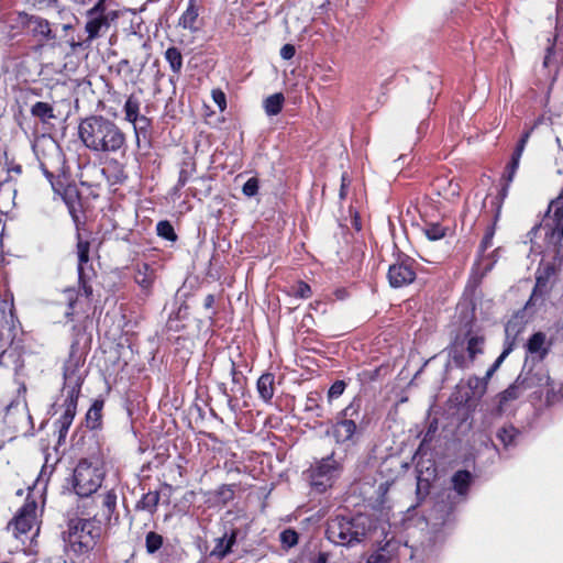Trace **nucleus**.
Wrapping results in <instances>:
<instances>
[{
    "mask_svg": "<svg viewBox=\"0 0 563 563\" xmlns=\"http://www.w3.org/2000/svg\"><path fill=\"white\" fill-rule=\"evenodd\" d=\"M521 437V431L512 424L503 426L497 430L496 438L503 445V450L508 452L515 449Z\"/></svg>",
    "mask_w": 563,
    "mask_h": 563,
    "instance_id": "18",
    "label": "nucleus"
},
{
    "mask_svg": "<svg viewBox=\"0 0 563 563\" xmlns=\"http://www.w3.org/2000/svg\"><path fill=\"white\" fill-rule=\"evenodd\" d=\"M497 260L494 257V254L483 256L481 261L478 262V269H481V276L484 277L486 274H488Z\"/></svg>",
    "mask_w": 563,
    "mask_h": 563,
    "instance_id": "49",
    "label": "nucleus"
},
{
    "mask_svg": "<svg viewBox=\"0 0 563 563\" xmlns=\"http://www.w3.org/2000/svg\"><path fill=\"white\" fill-rule=\"evenodd\" d=\"M512 352V343H509L508 345H504V350L500 353V355L495 360V362L492 364L493 371H497L505 358Z\"/></svg>",
    "mask_w": 563,
    "mask_h": 563,
    "instance_id": "53",
    "label": "nucleus"
},
{
    "mask_svg": "<svg viewBox=\"0 0 563 563\" xmlns=\"http://www.w3.org/2000/svg\"><path fill=\"white\" fill-rule=\"evenodd\" d=\"M87 19L85 30L88 33L89 41L97 38L102 31L109 29V20L102 1L96 2V4L87 11Z\"/></svg>",
    "mask_w": 563,
    "mask_h": 563,
    "instance_id": "12",
    "label": "nucleus"
},
{
    "mask_svg": "<svg viewBox=\"0 0 563 563\" xmlns=\"http://www.w3.org/2000/svg\"><path fill=\"white\" fill-rule=\"evenodd\" d=\"M329 561V553L319 551L318 553L310 554L309 555V562L310 563H328Z\"/></svg>",
    "mask_w": 563,
    "mask_h": 563,
    "instance_id": "57",
    "label": "nucleus"
},
{
    "mask_svg": "<svg viewBox=\"0 0 563 563\" xmlns=\"http://www.w3.org/2000/svg\"><path fill=\"white\" fill-rule=\"evenodd\" d=\"M387 277L393 288H401L411 284L416 278L413 261L407 257L406 260L390 265Z\"/></svg>",
    "mask_w": 563,
    "mask_h": 563,
    "instance_id": "11",
    "label": "nucleus"
},
{
    "mask_svg": "<svg viewBox=\"0 0 563 563\" xmlns=\"http://www.w3.org/2000/svg\"><path fill=\"white\" fill-rule=\"evenodd\" d=\"M31 114L44 123L55 118L53 106L43 101H37L31 107Z\"/></svg>",
    "mask_w": 563,
    "mask_h": 563,
    "instance_id": "26",
    "label": "nucleus"
},
{
    "mask_svg": "<svg viewBox=\"0 0 563 563\" xmlns=\"http://www.w3.org/2000/svg\"><path fill=\"white\" fill-rule=\"evenodd\" d=\"M423 231L430 241H438L445 236L446 229L439 223H429Z\"/></svg>",
    "mask_w": 563,
    "mask_h": 563,
    "instance_id": "41",
    "label": "nucleus"
},
{
    "mask_svg": "<svg viewBox=\"0 0 563 563\" xmlns=\"http://www.w3.org/2000/svg\"><path fill=\"white\" fill-rule=\"evenodd\" d=\"M526 347L529 354L537 355L540 361L544 360L550 351V346L547 345V335L541 331L534 332L529 338Z\"/></svg>",
    "mask_w": 563,
    "mask_h": 563,
    "instance_id": "19",
    "label": "nucleus"
},
{
    "mask_svg": "<svg viewBox=\"0 0 563 563\" xmlns=\"http://www.w3.org/2000/svg\"><path fill=\"white\" fill-rule=\"evenodd\" d=\"M275 376L272 373H264L257 380V391L260 397L268 402L274 396Z\"/></svg>",
    "mask_w": 563,
    "mask_h": 563,
    "instance_id": "23",
    "label": "nucleus"
},
{
    "mask_svg": "<svg viewBox=\"0 0 563 563\" xmlns=\"http://www.w3.org/2000/svg\"><path fill=\"white\" fill-rule=\"evenodd\" d=\"M86 356L77 342L70 345L68 358L64 364V387L63 393L80 394L86 376L84 368Z\"/></svg>",
    "mask_w": 563,
    "mask_h": 563,
    "instance_id": "7",
    "label": "nucleus"
},
{
    "mask_svg": "<svg viewBox=\"0 0 563 563\" xmlns=\"http://www.w3.org/2000/svg\"><path fill=\"white\" fill-rule=\"evenodd\" d=\"M36 501L26 499L14 518L9 522L8 531L18 539L27 534L36 525Z\"/></svg>",
    "mask_w": 563,
    "mask_h": 563,
    "instance_id": "8",
    "label": "nucleus"
},
{
    "mask_svg": "<svg viewBox=\"0 0 563 563\" xmlns=\"http://www.w3.org/2000/svg\"><path fill=\"white\" fill-rule=\"evenodd\" d=\"M522 155L518 153H512L510 162L507 164L505 172L503 174V180H507L511 183L515 178L516 172L519 167L520 158Z\"/></svg>",
    "mask_w": 563,
    "mask_h": 563,
    "instance_id": "38",
    "label": "nucleus"
},
{
    "mask_svg": "<svg viewBox=\"0 0 563 563\" xmlns=\"http://www.w3.org/2000/svg\"><path fill=\"white\" fill-rule=\"evenodd\" d=\"M245 536L246 532L242 536V531L236 528L231 529L230 532H225L222 537L216 539V545L211 551V556L223 559L232 551V548L238 540Z\"/></svg>",
    "mask_w": 563,
    "mask_h": 563,
    "instance_id": "15",
    "label": "nucleus"
},
{
    "mask_svg": "<svg viewBox=\"0 0 563 563\" xmlns=\"http://www.w3.org/2000/svg\"><path fill=\"white\" fill-rule=\"evenodd\" d=\"M188 179H189L188 172L186 169H181L179 172V176H178L177 184L175 186V190H178L181 187H184L187 184Z\"/></svg>",
    "mask_w": 563,
    "mask_h": 563,
    "instance_id": "59",
    "label": "nucleus"
},
{
    "mask_svg": "<svg viewBox=\"0 0 563 563\" xmlns=\"http://www.w3.org/2000/svg\"><path fill=\"white\" fill-rule=\"evenodd\" d=\"M523 382V375H518L516 380L507 389H505L498 395V401L500 407H503L510 400L518 399L521 396V394L526 391V388L522 386Z\"/></svg>",
    "mask_w": 563,
    "mask_h": 563,
    "instance_id": "20",
    "label": "nucleus"
},
{
    "mask_svg": "<svg viewBox=\"0 0 563 563\" xmlns=\"http://www.w3.org/2000/svg\"><path fill=\"white\" fill-rule=\"evenodd\" d=\"M65 297H66V300L68 302V308L65 311V317L68 320H71V318L74 316V307H75V305L77 302V294L75 292L74 289H66L65 290Z\"/></svg>",
    "mask_w": 563,
    "mask_h": 563,
    "instance_id": "50",
    "label": "nucleus"
},
{
    "mask_svg": "<svg viewBox=\"0 0 563 563\" xmlns=\"http://www.w3.org/2000/svg\"><path fill=\"white\" fill-rule=\"evenodd\" d=\"M123 111L125 114V120L128 122L134 121L137 119V115L140 114V101L139 99L131 95L128 97V99L124 102Z\"/></svg>",
    "mask_w": 563,
    "mask_h": 563,
    "instance_id": "33",
    "label": "nucleus"
},
{
    "mask_svg": "<svg viewBox=\"0 0 563 563\" xmlns=\"http://www.w3.org/2000/svg\"><path fill=\"white\" fill-rule=\"evenodd\" d=\"M117 508V494L113 490L107 492L102 495V517L104 520L110 521Z\"/></svg>",
    "mask_w": 563,
    "mask_h": 563,
    "instance_id": "29",
    "label": "nucleus"
},
{
    "mask_svg": "<svg viewBox=\"0 0 563 563\" xmlns=\"http://www.w3.org/2000/svg\"><path fill=\"white\" fill-rule=\"evenodd\" d=\"M213 305H214V296L211 294L207 295L205 298V301H203V307L206 309H211L213 307Z\"/></svg>",
    "mask_w": 563,
    "mask_h": 563,
    "instance_id": "63",
    "label": "nucleus"
},
{
    "mask_svg": "<svg viewBox=\"0 0 563 563\" xmlns=\"http://www.w3.org/2000/svg\"><path fill=\"white\" fill-rule=\"evenodd\" d=\"M279 541L283 549H291L298 544L299 533L292 528H287L279 533Z\"/></svg>",
    "mask_w": 563,
    "mask_h": 563,
    "instance_id": "35",
    "label": "nucleus"
},
{
    "mask_svg": "<svg viewBox=\"0 0 563 563\" xmlns=\"http://www.w3.org/2000/svg\"><path fill=\"white\" fill-rule=\"evenodd\" d=\"M345 388L346 384L344 380H335L328 390V400L331 402L332 400L339 398L341 395H343Z\"/></svg>",
    "mask_w": 563,
    "mask_h": 563,
    "instance_id": "47",
    "label": "nucleus"
},
{
    "mask_svg": "<svg viewBox=\"0 0 563 563\" xmlns=\"http://www.w3.org/2000/svg\"><path fill=\"white\" fill-rule=\"evenodd\" d=\"M212 99L217 103L220 110H224L227 107L225 95L220 89L212 90Z\"/></svg>",
    "mask_w": 563,
    "mask_h": 563,
    "instance_id": "55",
    "label": "nucleus"
},
{
    "mask_svg": "<svg viewBox=\"0 0 563 563\" xmlns=\"http://www.w3.org/2000/svg\"><path fill=\"white\" fill-rule=\"evenodd\" d=\"M474 477L467 470H459L451 477V487L438 494L427 518L430 537L412 554V563H437L440 548L455 522L456 509L468 499Z\"/></svg>",
    "mask_w": 563,
    "mask_h": 563,
    "instance_id": "1",
    "label": "nucleus"
},
{
    "mask_svg": "<svg viewBox=\"0 0 563 563\" xmlns=\"http://www.w3.org/2000/svg\"><path fill=\"white\" fill-rule=\"evenodd\" d=\"M199 7L196 0H189L186 10L178 20V25L195 33L199 30Z\"/></svg>",
    "mask_w": 563,
    "mask_h": 563,
    "instance_id": "17",
    "label": "nucleus"
},
{
    "mask_svg": "<svg viewBox=\"0 0 563 563\" xmlns=\"http://www.w3.org/2000/svg\"><path fill=\"white\" fill-rule=\"evenodd\" d=\"M164 57L175 76H179L183 69V55L179 48L170 46L165 51Z\"/></svg>",
    "mask_w": 563,
    "mask_h": 563,
    "instance_id": "25",
    "label": "nucleus"
},
{
    "mask_svg": "<svg viewBox=\"0 0 563 563\" xmlns=\"http://www.w3.org/2000/svg\"><path fill=\"white\" fill-rule=\"evenodd\" d=\"M130 123H132L134 126L136 143H137V146H140L141 137L146 139V136H147L148 128L151 125V120L145 115L139 114L137 119L134 121H130Z\"/></svg>",
    "mask_w": 563,
    "mask_h": 563,
    "instance_id": "32",
    "label": "nucleus"
},
{
    "mask_svg": "<svg viewBox=\"0 0 563 563\" xmlns=\"http://www.w3.org/2000/svg\"><path fill=\"white\" fill-rule=\"evenodd\" d=\"M437 430V427H433V424H430L428 431L423 434V438L419 444V448L417 449L413 460H417L419 455L423 454L424 446L432 441L433 434Z\"/></svg>",
    "mask_w": 563,
    "mask_h": 563,
    "instance_id": "48",
    "label": "nucleus"
},
{
    "mask_svg": "<svg viewBox=\"0 0 563 563\" xmlns=\"http://www.w3.org/2000/svg\"><path fill=\"white\" fill-rule=\"evenodd\" d=\"M102 408H103L102 400L93 401V404L89 408V410L86 415V420H87V424L90 429H96L99 426L100 420H101Z\"/></svg>",
    "mask_w": 563,
    "mask_h": 563,
    "instance_id": "30",
    "label": "nucleus"
},
{
    "mask_svg": "<svg viewBox=\"0 0 563 563\" xmlns=\"http://www.w3.org/2000/svg\"><path fill=\"white\" fill-rule=\"evenodd\" d=\"M78 135L82 144L95 153L114 154L124 152L126 147L124 132L114 121L100 114L82 119Z\"/></svg>",
    "mask_w": 563,
    "mask_h": 563,
    "instance_id": "2",
    "label": "nucleus"
},
{
    "mask_svg": "<svg viewBox=\"0 0 563 563\" xmlns=\"http://www.w3.org/2000/svg\"><path fill=\"white\" fill-rule=\"evenodd\" d=\"M115 170L112 174L111 179L114 184H122L126 179V175L124 173L123 166L119 162H114Z\"/></svg>",
    "mask_w": 563,
    "mask_h": 563,
    "instance_id": "54",
    "label": "nucleus"
},
{
    "mask_svg": "<svg viewBox=\"0 0 563 563\" xmlns=\"http://www.w3.org/2000/svg\"><path fill=\"white\" fill-rule=\"evenodd\" d=\"M66 398L63 404L64 412L60 418L55 422L56 429L58 431V442L64 440L68 433L69 427L73 423V420L76 416L77 401L79 394H70L65 393Z\"/></svg>",
    "mask_w": 563,
    "mask_h": 563,
    "instance_id": "13",
    "label": "nucleus"
},
{
    "mask_svg": "<svg viewBox=\"0 0 563 563\" xmlns=\"http://www.w3.org/2000/svg\"><path fill=\"white\" fill-rule=\"evenodd\" d=\"M230 374H231V378H232V387L230 389L231 393L234 396L244 395L245 378H244L243 374L236 369L235 363L233 361H231Z\"/></svg>",
    "mask_w": 563,
    "mask_h": 563,
    "instance_id": "31",
    "label": "nucleus"
},
{
    "mask_svg": "<svg viewBox=\"0 0 563 563\" xmlns=\"http://www.w3.org/2000/svg\"><path fill=\"white\" fill-rule=\"evenodd\" d=\"M554 207H555V209H554V218L556 220H561L563 218V207L558 206V203L553 201L549 206V211H551L552 208H554Z\"/></svg>",
    "mask_w": 563,
    "mask_h": 563,
    "instance_id": "60",
    "label": "nucleus"
},
{
    "mask_svg": "<svg viewBox=\"0 0 563 563\" xmlns=\"http://www.w3.org/2000/svg\"><path fill=\"white\" fill-rule=\"evenodd\" d=\"M260 189V180L256 177L249 178L242 187L244 196L252 198L257 195Z\"/></svg>",
    "mask_w": 563,
    "mask_h": 563,
    "instance_id": "45",
    "label": "nucleus"
},
{
    "mask_svg": "<svg viewBox=\"0 0 563 563\" xmlns=\"http://www.w3.org/2000/svg\"><path fill=\"white\" fill-rule=\"evenodd\" d=\"M484 344V339L482 336H471L467 340L466 352L470 356V361H474L477 354L483 352L482 345Z\"/></svg>",
    "mask_w": 563,
    "mask_h": 563,
    "instance_id": "39",
    "label": "nucleus"
},
{
    "mask_svg": "<svg viewBox=\"0 0 563 563\" xmlns=\"http://www.w3.org/2000/svg\"><path fill=\"white\" fill-rule=\"evenodd\" d=\"M296 48L292 44H285L280 48V56L285 60H289L295 56Z\"/></svg>",
    "mask_w": 563,
    "mask_h": 563,
    "instance_id": "56",
    "label": "nucleus"
},
{
    "mask_svg": "<svg viewBox=\"0 0 563 563\" xmlns=\"http://www.w3.org/2000/svg\"><path fill=\"white\" fill-rule=\"evenodd\" d=\"M373 528L372 518L364 514L335 516L327 521L325 537L335 545L352 548L362 543Z\"/></svg>",
    "mask_w": 563,
    "mask_h": 563,
    "instance_id": "4",
    "label": "nucleus"
},
{
    "mask_svg": "<svg viewBox=\"0 0 563 563\" xmlns=\"http://www.w3.org/2000/svg\"><path fill=\"white\" fill-rule=\"evenodd\" d=\"M129 67H130V62L128 59H121L117 65L118 71L128 69Z\"/></svg>",
    "mask_w": 563,
    "mask_h": 563,
    "instance_id": "64",
    "label": "nucleus"
},
{
    "mask_svg": "<svg viewBox=\"0 0 563 563\" xmlns=\"http://www.w3.org/2000/svg\"><path fill=\"white\" fill-rule=\"evenodd\" d=\"M556 273L558 269L554 263H540L539 267L536 271V285L532 289V294L527 302V306L534 305L538 300H544V297L551 290V287L549 285L551 280L555 277Z\"/></svg>",
    "mask_w": 563,
    "mask_h": 563,
    "instance_id": "9",
    "label": "nucleus"
},
{
    "mask_svg": "<svg viewBox=\"0 0 563 563\" xmlns=\"http://www.w3.org/2000/svg\"><path fill=\"white\" fill-rule=\"evenodd\" d=\"M493 235L487 234L484 236V239L481 242L479 251L484 253L490 245H492Z\"/></svg>",
    "mask_w": 563,
    "mask_h": 563,
    "instance_id": "61",
    "label": "nucleus"
},
{
    "mask_svg": "<svg viewBox=\"0 0 563 563\" xmlns=\"http://www.w3.org/2000/svg\"><path fill=\"white\" fill-rule=\"evenodd\" d=\"M78 249V275H85L93 273L91 268H88L89 262V245L88 243L79 242Z\"/></svg>",
    "mask_w": 563,
    "mask_h": 563,
    "instance_id": "28",
    "label": "nucleus"
},
{
    "mask_svg": "<svg viewBox=\"0 0 563 563\" xmlns=\"http://www.w3.org/2000/svg\"><path fill=\"white\" fill-rule=\"evenodd\" d=\"M522 327L517 320H510L507 322L505 327V344L508 345L509 343H512V347L515 346L516 336L520 333Z\"/></svg>",
    "mask_w": 563,
    "mask_h": 563,
    "instance_id": "37",
    "label": "nucleus"
},
{
    "mask_svg": "<svg viewBox=\"0 0 563 563\" xmlns=\"http://www.w3.org/2000/svg\"><path fill=\"white\" fill-rule=\"evenodd\" d=\"M343 466L340 461L334 457V452L325 457L316 460L308 470L310 486L318 494L325 493L331 488L341 475Z\"/></svg>",
    "mask_w": 563,
    "mask_h": 563,
    "instance_id": "6",
    "label": "nucleus"
},
{
    "mask_svg": "<svg viewBox=\"0 0 563 563\" xmlns=\"http://www.w3.org/2000/svg\"><path fill=\"white\" fill-rule=\"evenodd\" d=\"M519 375H523V384L522 386L526 390L531 389L533 387H542L549 384L550 376L544 371H522Z\"/></svg>",
    "mask_w": 563,
    "mask_h": 563,
    "instance_id": "22",
    "label": "nucleus"
},
{
    "mask_svg": "<svg viewBox=\"0 0 563 563\" xmlns=\"http://www.w3.org/2000/svg\"><path fill=\"white\" fill-rule=\"evenodd\" d=\"M164 543V538L155 531H150L145 536V549L148 554L156 553Z\"/></svg>",
    "mask_w": 563,
    "mask_h": 563,
    "instance_id": "34",
    "label": "nucleus"
},
{
    "mask_svg": "<svg viewBox=\"0 0 563 563\" xmlns=\"http://www.w3.org/2000/svg\"><path fill=\"white\" fill-rule=\"evenodd\" d=\"M161 500V492L158 490H150L142 495L141 499L136 503L135 509L147 511L151 515H154L157 510V506Z\"/></svg>",
    "mask_w": 563,
    "mask_h": 563,
    "instance_id": "21",
    "label": "nucleus"
},
{
    "mask_svg": "<svg viewBox=\"0 0 563 563\" xmlns=\"http://www.w3.org/2000/svg\"><path fill=\"white\" fill-rule=\"evenodd\" d=\"M388 547V542L384 547H380L368 556L366 563H389L391 560V553L387 550Z\"/></svg>",
    "mask_w": 563,
    "mask_h": 563,
    "instance_id": "40",
    "label": "nucleus"
},
{
    "mask_svg": "<svg viewBox=\"0 0 563 563\" xmlns=\"http://www.w3.org/2000/svg\"><path fill=\"white\" fill-rule=\"evenodd\" d=\"M416 462L417 473V505L420 504L428 495L430 489L431 481L437 476V466L434 461L431 459L423 460L421 455Z\"/></svg>",
    "mask_w": 563,
    "mask_h": 563,
    "instance_id": "10",
    "label": "nucleus"
},
{
    "mask_svg": "<svg viewBox=\"0 0 563 563\" xmlns=\"http://www.w3.org/2000/svg\"><path fill=\"white\" fill-rule=\"evenodd\" d=\"M362 400L358 397H354L353 400L346 406L341 412L340 416L342 419H354L358 416L361 409Z\"/></svg>",
    "mask_w": 563,
    "mask_h": 563,
    "instance_id": "42",
    "label": "nucleus"
},
{
    "mask_svg": "<svg viewBox=\"0 0 563 563\" xmlns=\"http://www.w3.org/2000/svg\"><path fill=\"white\" fill-rule=\"evenodd\" d=\"M157 235L170 241L175 242L177 240V234L175 233L174 227L167 220L159 221L156 225Z\"/></svg>",
    "mask_w": 563,
    "mask_h": 563,
    "instance_id": "36",
    "label": "nucleus"
},
{
    "mask_svg": "<svg viewBox=\"0 0 563 563\" xmlns=\"http://www.w3.org/2000/svg\"><path fill=\"white\" fill-rule=\"evenodd\" d=\"M103 477L104 472L97 460L81 459L74 468L68 485L77 496L89 497L101 486Z\"/></svg>",
    "mask_w": 563,
    "mask_h": 563,
    "instance_id": "5",
    "label": "nucleus"
},
{
    "mask_svg": "<svg viewBox=\"0 0 563 563\" xmlns=\"http://www.w3.org/2000/svg\"><path fill=\"white\" fill-rule=\"evenodd\" d=\"M93 276V273H88L85 275H78V282H79V294L81 296H85L87 299H89L92 296L93 289L90 285L91 277Z\"/></svg>",
    "mask_w": 563,
    "mask_h": 563,
    "instance_id": "44",
    "label": "nucleus"
},
{
    "mask_svg": "<svg viewBox=\"0 0 563 563\" xmlns=\"http://www.w3.org/2000/svg\"><path fill=\"white\" fill-rule=\"evenodd\" d=\"M218 494L220 496H222L223 500L225 501V500H229V499H231L233 497L234 492L232 489V486H230V485H222L219 488Z\"/></svg>",
    "mask_w": 563,
    "mask_h": 563,
    "instance_id": "58",
    "label": "nucleus"
},
{
    "mask_svg": "<svg viewBox=\"0 0 563 563\" xmlns=\"http://www.w3.org/2000/svg\"><path fill=\"white\" fill-rule=\"evenodd\" d=\"M285 98L280 92L274 93L264 100V109L267 115H277L284 104Z\"/></svg>",
    "mask_w": 563,
    "mask_h": 563,
    "instance_id": "27",
    "label": "nucleus"
},
{
    "mask_svg": "<svg viewBox=\"0 0 563 563\" xmlns=\"http://www.w3.org/2000/svg\"><path fill=\"white\" fill-rule=\"evenodd\" d=\"M29 27H31V30L34 34L42 35L43 37H45L47 40L55 37V35L52 33L49 22L46 19H43L38 15L30 16Z\"/></svg>",
    "mask_w": 563,
    "mask_h": 563,
    "instance_id": "24",
    "label": "nucleus"
},
{
    "mask_svg": "<svg viewBox=\"0 0 563 563\" xmlns=\"http://www.w3.org/2000/svg\"><path fill=\"white\" fill-rule=\"evenodd\" d=\"M294 295L299 298L307 299L311 296V288L305 282H299L294 288Z\"/></svg>",
    "mask_w": 563,
    "mask_h": 563,
    "instance_id": "52",
    "label": "nucleus"
},
{
    "mask_svg": "<svg viewBox=\"0 0 563 563\" xmlns=\"http://www.w3.org/2000/svg\"><path fill=\"white\" fill-rule=\"evenodd\" d=\"M235 397L236 396H234V397L231 396L228 398V406H229L230 410L234 413H236L239 410V406H238Z\"/></svg>",
    "mask_w": 563,
    "mask_h": 563,
    "instance_id": "62",
    "label": "nucleus"
},
{
    "mask_svg": "<svg viewBox=\"0 0 563 563\" xmlns=\"http://www.w3.org/2000/svg\"><path fill=\"white\" fill-rule=\"evenodd\" d=\"M156 279V268L153 264L141 262L134 268V282L140 286L144 297H148Z\"/></svg>",
    "mask_w": 563,
    "mask_h": 563,
    "instance_id": "14",
    "label": "nucleus"
},
{
    "mask_svg": "<svg viewBox=\"0 0 563 563\" xmlns=\"http://www.w3.org/2000/svg\"><path fill=\"white\" fill-rule=\"evenodd\" d=\"M450 356H451L454 365L460 368H465L473 362V361H470L468 355H467V357L465 356L463 350L460 351L456 346H454L450 351Z\"/></svg>",
    "mask_w": 563,
    "mask_h": 563,
    "instance_id": "43",
    "label": "nucleus"
},
{
    "mask_svg": "<svg viewBox=\"0 0 563 563\" xmlns=\"http://www.w3.org/2000/svg\"><path fill=\"white\" fill-rule=\"evenodd\" d=\"M356 422L354 419H339L330 431L329 435H332L338 444H345L353 441V437L356 433Z\"/></svg>",
    "mask_w": 563,
    "mask_h": 563,
    "instance_id": "16",
    "label": "nucleus"
},
{
    "mask_svg": "<svg viewBox=\"0 0 563 563\" xmlns=\"http://www.w3.org/2000/svg\"><path fill=\"white\" fill-rule=\"evenodd\" d=\"M102 534L101 520L95 518H74L62 532L64 551L70 561L88 554Z\"/></svg>",
    "mask_w": 563,
    "mask_h": 563,
    "instance_id": "3",
    "label": "nucleus"
},
{
    "mask_svg": "<svg viewBox=\"0 0 563 563\" xmlns=\"http://www.w3.org/2000/svg\"><path fill=\"white\" fill-rule=\"evenodd\" d=\"M306 410L316 411L318 417H322L321 407L318 404L317 395L309 394L306 400Z\"/></svg>",
    "mask_w": 563,
    "mask_h": 563,
    "instance_id": "51",
    "label": "nucleus"
},
{
    "mask_svg": "<svg viewBox=\"0 0 563 563\" xmlns=\"http://www.w3.org/2000/svg\"><path fill=\"white\" fill-rule=\"evenodd\" d=\"M468 387L473 390V395H483L487 389L486 382L477 376H473L468 378L467 382Z\"/></svg>",
    "mask_w": 563,
    "mask_h": 563,
    "instance_id": "46",
    "label": "nucleus"
}]
</instances>
